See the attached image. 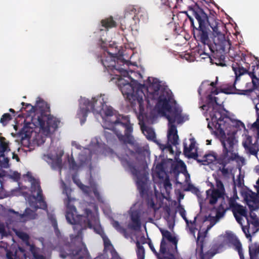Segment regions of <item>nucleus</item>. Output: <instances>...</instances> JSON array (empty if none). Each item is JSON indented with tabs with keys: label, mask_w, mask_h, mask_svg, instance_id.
Returning <instances> with one entry per match:
<instances>
[{
	"label": "nucleus",
	"mask_w": 259,
	"mask_h": 259,
	"mask_svg": "<svg viewBox=\"0 0 259 259\" xmlns=\"http://www.w3.org/2000/svg\"><path fill=\"white\" fill-rule=\"evenodd\" d=\"M36 215V213L34 211L29 208H27L21 217H25L28 220H32L35 219Z\"/></svg>",
	"instance_id": "35"
},
{
	"label": "nucleus",
	"mask_w": 259,
	"mask_h": 259,
	"mask_svg": "<svg viewBox=\"0 0 259 259\" xmlns=\"http://www.w3.org/2000/svg\"><path fill=\"white\" fill-rule=\"evenodd\" d=\"M186 155L190 158H193L194 159L197 160V162L198 160H202V159L198 158V154L197 152L191 153L190 152L189 154H187V155Z\"/></svg>",
	"instance_id": "57"
},
{
	"label": "nucleus",
	"mask_w": 259,
	"mask_h": 259,
	"mask_svg": "<svg viewBox=\"0 0 259 259\" xmlns=\"http://www.w3.org/2000/svg\"><path fill=\"white\" fill-rule=\"evenodd\" d=\"M228 242L233 249L238 252L240 259H245L242 245L238 238L236 236L232 235L229 237Z\"/></svg>",
	"instance_id": "17"
},
{
	"label": "nucleus",
	"mask_w": 259,
	"mask_h": 259,
	"mask_svg": "<svg viewBox=\"0 0 259 259\" xmlns=\"http://www.w3.org/2000/svg\"><path fill=\"white\" fill-rule=\"evenodd\" d=\"M166 245L165 240L162 239L160 242V252L162 254L165 253L166 251Z\"/></svg>",
	"instance_id": "50"
},
{
	"label": "nucleus",
	"mask_w": 259,
	"mask_h": 259,
	"mask_svg": "<svg viewBox=\"0 0 259 259\" xmlns=\"http://www.w3.org/2000/svg\"><path fill=\"white\" fill-rule=\"evenodd\" d=\"M103 238L104 240V245L105 248H106L110 246H112L110 241L108 238H107L106 237Z\"/></svg>",
	"instance_id": "60"
},
{
	"label": "nucleus",
	"mask_w": 259,
	"mask_h": 259,
	"mask_svg": "<svg viewBox=\"0 0 259 259\" xmlns=\"http://www.w3.org/2000/svg\"><path fill=\"white\" fill-rule=\"evenodd\" d=\"M178 209H179V212L181 216L182 217V218L185 220L186 223L187 224L188 223V220L186 216V210H185L184 208L181 206V205H179L178 206Z\"/></svg>",
	"instance_id": "45"
},
{
	"label": "nucleus",
	"mask_w": 259,
	"mask_h": 259,
	"mask_svg": "<svg viewBox=\"0 0 259 259\" xmlns=\"http://www.w3.org/2000/svg\"><path fill=\"white\" fill-rule=\"evenodd\" d=\"M229 209V207H225L222 203L217 209L216 218L220 219L222 218L225 214L226 211Z\"/></svg>",
	"instance_id": "33"
},
{
	"label": "nucleus",
	"mask_w": 259,
	"mask_h": 259,
	"mask_svg": "<svg viewBox=\"0 0 259 259\" xmlns=\"http://www.w3.org/2000/svg\"><path fill=\"white\" fill-rule=\"evenodd\" d=\"M31 188L32 189V191H35V190L37 191L36 199L37 202L40 204V208L44 210H47L48 208L47 204L45 201L42 194V191L39 184L37 182H33L32 183Z\"/></svg>",
	"instance_id": "18"
},
{
	"label": "nucleus",
	"mask_w": 259,
	"mask_h": 259,
	"mask_svg": "<svg viewBox=\"0 0 259 259\" xmlns=\"http://www.w3.org/2000/svg\"><path fill=\"white\" fill-rule=\"evenodd\" d=\"M101 27L99 28V31H102L103 30L107 31L109 28L114 27L116 26V22L113 20L112 17L103 19L101 21Z\"/></svg>",
	"instance_id": "24"
},
{
	"label": "nucleus",
	"mask_w": 259,
	"mask_h": 259,
	"mask_svg": "<svg viewBox=\"0 0 259 259\" xmlns=\"http://www.w3.org/2000/svg\"><path fill=\"white\" fill-rule=\"evenodd\" d=\"M161 87L160 82L157 78L150 77L147 78L144 84H141V89L143 92H146V94L145 93L143 98H145L148 105H150V101L152 100H157L158 103L159 97L164 91L171 93L169 90L165 89L160 90Z\"/></svg>",
	"instance_id": "11"
},
{
	"label": "nucleus",
	"mask_w": 259,
	"mask_h": 259,
	"mask_svg": "<svg viewBox=\"0 0 259 259\" xmlns=\"http://www.w3.org/2000/svg\"><path fill=\"white\" fill-rule=\"evenodd\" d=\"M40 249L38 247H34L33 246H31V252L34 259H46V256L42 254H39Z\"/></svg>",
	"instance_id": "38"
},
{
	"label": "nucleus",
	"mask_w": 259,
	"mask_h": 259,
	"mask_svg": "<svg viewBox=\"0 0 259 259\" xmlns=\"http://www.w3.org/2000/svg\"><path fill=\"white\" fill-rule=\"evenodd\" d=\"M242 230L244 232V233L245 235V236L247 238L249 239V241L250 242H252V238H251V235L250 234V229L248 227H242Z\"/></svg>",
	"instance_id": "46"
},
{
	"label": "nucleus",
	"mask_w": 259,
	"mask_h": 259,
	"mask_svg": "<svg viewBox=\"0 0 259 259\" xmlns=\"http://www.w3.org/2000/svg\"><path fill=\"white\" fill-rule=\"evenodd\" d=\"M172 99V93L164 91L159 97L158 102L157 104L159 109L163 112H168V114L165 116L168 121L169 125H175L176 121L178 124L184 122L187 118H185L181 114L182 110L177 107L172 108L170 102Z\"/></svg>",
	"instance_id": "8"
},
{
	"label": "nucleus",
	"mask_w": 259,
	"mask_h": 259,
	"mask_svg": "<svg viewBox=\"0 0 259 259\" xmlns=\"http://www.w3.org/2000/svg\"><path fill=\"white\" fill-rule=\"evenodd\" d=\"M27 103H25L24 102H22L21 103V104L23 106V107H22V108L20 109V111H22L23 110H25L26 112H27V114L26 115V116L27 117H31V119H32V117L33 116V114H32L31 115H29V111H28L29 110H30V107H28V108H26V105H27Z\"/></svg>",
	"instance_id": "49"
},
{
	"label": "nucleus",
	"mask_w": 259,
	"mask_h": 259,
	"mask_svg": "<svg viewBox=\"0 0 259 259\" xmlns=\"http://www.w3.org/2000/svg\"><path fill=\"white\" fill-rule=\"evenodd\" d=\"M93 193H94V194L95 196L96 197V198L99 201H100V200L101 199V197L100 193L99 192L97 188H94L93 189Z\"/></svg>",
	"instance_id": "61"
},
{
	"label": "nucleus",
	"mask_w": 259,
	"mask_h": 259,
	"mask_svg": "<svg viewBox=\"0 0 259 259\" xmlns=\"http://www.w3.org/2000/svg\"><path fill=\"white\" fill-rule=\"evenodd\" d=\"M81 229L79 226H73L75 234L70 235L71 243L65 244L61 249V257L69 256L70 259H84L88 257L89 253L82 241Z\"/></svg>",
	"instance_id": "6"
},
{
	"label": "nucleus",
	"mask_w": 259,
	"mask_h": 259,
	"mask_svg": "<svg viewBox=\"0 0 259 259\" xmlns=\"http://www.w3.org/2000/svg\"><path fill=\"white\" fill-rule=\"evenodd\" d=\"M101 62L108 71L116 70L121 72V68L117 67L116 62L110 56L101 57Z\"/></svg>",
	"instance_id": "19"
},
{
	"label": "nucleus",
	"mask_w": 259,
	"mask_h": 259,
	"mask_svg": "<svg viewBox=\"0 0 259 259\" xmlns=\"http://www.w3.org/2000/svg\"><path fill=\"white\" fill-rule=\"evenodd\" d=\"M156 169L157 170V174L159 177H160V172H164V169L163 168V165L162 163H158L157 164Z\"/></svg>",
	"instance_id": "56"
},
{
	"label": "nucleus",
	"mask_w": 259,
	"mask_h": 259,
	"mask_svg": "<svg viewBox=\"0 0 259 259\" xmlns=\"http://www.w3.org/2000/svg\"><path fill=\"white\" fill-rule=\"evenodd\" d=\"M219 157L217 153L213 151H210L205 154L202 158V160H198V162L201 163L203 165H208L214 161L218 163Z\"/></svg>",
	"instance_id": "22"
},
{
	"label": "nucleus",
	"mask_w": 259,
	"mask_h": 259,
	"mask_svg": "<svg viewBox=\"0 0 259 259\" xmlns=\"http://www.w3.org/2000/svg\"><path fill=\"white\" fill-rule=\"evenodd\" d=\"M147 243H148L150 249L151 250V251L157 256V257H158L159 254L158 253V252L156 251V249H155V248L151 242V240L150 238H148V241L147 242Z\"/></svg>",
	"instance_id": "52"
},
{
	"label": "nucleus",
	"mask_w": 259,
	"mask_h": 259,
	"mask_svg": "<svg viewBox=\"0 0 259 259\" xmlns=\"http://www.w3.org/2000/svg\"><path fill=\"white\" fill-rule=\"evenodd\" d=\"M207 197L209 199V203L211 205L215 204L219 198L225 199V195L215 189H209L206 191Z\"/></svg>",
	"instance_id": "21"
},
{
	"label": "nucleus",
	"mask_w": 259,
	"mask_h": 259,
	"mask_svg": "<svg viewBox=\"0 0 259 259\" xmlns=\"http://www.w3.org/2000/svg\"><path fill=\"white\" fill-rule=\"evenodd\" d=\"M119 87L122 95L130 102L132 107L134 110L138 109L139 112L142 113L144 111L143 97L145 93L141 89V84L133 80L131 83H123L122 85L120 83Z\"/></svg>",
	"instance_id": "7"
},
{
	"label": "nucleus",
	"mask_w": 259,
	"mask_h": 259,
	"mask_svg": "<svg viewBox=\"0 0 259 259\" xmlns=\"http://www.w3.org/2000/svg\"><path fill=\"white\" fill-rule=\"evenodd\" d=\"M204 236L201 235L200 231L197 234V243L199 246V254L200 259H210L218 253V249H211L206 252H203V239Z\"/></svg>",
	"instance_id": "12"
},
{
	"label": "nucleus",
	"mask_w": 259,
	"mask_h": 259,
	"mask_svg": "<svg viewBox=\"0 0 259 259\" xmlns=\"http://www.w3.org/2000/svg\"><path fill=\"white\" fill-rule=\"evenodd\" d=\"M242 145L245 149L246 153L250 155L257 156L259 151V147L256 140L254 143H252V138L251 136H248L245 140L243 141Z\"/></svg>",
	"instance_id": "14"
},
{
	"label": "nucleus",
	"mask_w": 259,
	"mask_h": 259,
	"mask_svg": "<svg viewBox=\"0 0 259 259\" xmlns=\"http://www.w3.org/2000/svg\"><path fill=\"white\" fill-rule=\"evenodd\" d=\"M218 77H217L215 81H212V82H210L209 84H208V85H209L211 87V90L212 89H218L216 87V85L218 83Z\"/></svg>",
	"instance_id": "63"
},
{
	"label": "nucleus",
	"mask_w": 259,
	"mask_h": 259,
	"mask_svg": "<svg viewBox=\"0 0 259 259\" xmlns=\"http://www.w3.org/2000/svg\"><path fill=\"white\" fill-rule=\"evenodd\" d=\"M161 233L162 235V239H167L170 242H171L175 245V250L177 249V245L178 240L176 237L172 236L169 231L168 230H161Z\"/></svg>",
	"instance_id": "29"
},
{
	"label": "nucleus",
	"mask_w": 259,
	"mask_h": 259,
	"mask_svg": "<svg viewBox=\"0 0 259 259\" xmlns=\"http://www.w3.org/2000/svg\"><path fill=\"white\" fill-rule=\"evenodd\" d=\"M234 214H236V213L239 214L241 216L246 217L247 211L245 208L240 204H238L236 207L232 210Z\"/></svg>",
	"instance_id": "37"
},
{
	"label": "nucleus",
	"mask_w": 259,
	"mask_h": 259,
	"mask_svg": "<svg viewBox=\"0 0 259 259\" xmlns=\"http://www.w3.org/2000/svg\"><path fill=\"white\" fill-rule=\"evenodd\" d=\"M228 198V206H226L227 207H229V209L230 208H231L232 210L235 208L236 206L238 205V204L236 202V199L237 198H238V197L237 196V193L234 194L233 196L231 197L230 198Z\"/></svg>",
	"instance_id": "34"
},
{
	"label": "nucleus",
	"mask_w": 259,
	"mask_h": 259,
	"mask_svg": "<svg viewBox=\"0 0 259 259\" xmlns=\"http://www.w3.org/2000/svg\"><path fill=\"white\" fill-rule=\"evenodd\" d=\"M71 197L67 196L65 215L67 222L70 224L74 225V226H80L81 228L82 234L83 230L89 228L93 229L96 233L103 236L104 233L101 226L99 225L98 217L89 208L84 209V215H77L76 209L73 204H71Z\"/></svg>",
	"instance_id": "5"
},
{
	"label": "nucleus",
	"mask_w": 259,
	"mask_h": 259,
	"mask_svg": "<svg viewBox=\"0 0 259 259\" xmlns=\"http://www.w3.org/2000/svg\"><path fill=\"white\" fill-rule=\"evenodd\" d=\"M215 183L217 189L216 190H218L220 192H221L223 194L225 195V189L222 182L219 179H215Z\"/></svg>",
	"instance_id": "41"
},
{
	"label": "nucleus",
	"mask_w": 259,
	"mask_h": 259,
	"mask_svg": "<svg viewBox=\"0 0 259 259\" xmlns=\"http://www.w3.org/2000/svg\"><path fill=\"white\" fill-rule=\"evenodd\" d=\"M12 119V118L11 115L9 113H5L2 115L0 119V122L4 125H5L9 121L11 120Z\"/></svg>",
	"instance_id": "43"
},
{
	"label": "nucleus",
	"mask_w": 259,
	"mask_h": 259,
	"mask_svg": "<svg viewBox=\"0 0 259 259\" xmlns=\"http://www.w3.org/2000/svg\"><path fill=\"white\" fill-rule=\"evenodd\" d=\"M177 127L175 125L169 126V130L167 134L168 141L171 144L176 146L178 144L179 137L178 135Z\"/></svg>",
	"instance_id": "23"
},
{
	"label": "nucleus",
	"mask_w": 259,
	"mask_h": 259,
	"mask_svg": "<svg viewBox=\"0 0 259 259\" xmlns=\"http://www.w3.org/2000/svg\"><path fill=\"white\" fill-rule=\"evenodd\" d=\"M189 11L198 23V27H196L193 18L188 15L193 28L194 37L203 46V49L198 50L200 55H204L210 58L208 50L210 52L222 50L225 38L219 29V25H222L219 20L216 19L213 14L208 16L197 3L189 7Z\"/></svg>",
	"instance_id": "1"
},
{
	"label": "nucleus",
	"mask_w": 259,
	"mask_h": 259,
	"mask_svg": "<svg viewBox=\"0 0 259 259\" xmlns=\"http://www.w3.org/2000/svg\"><path fill=\"white\" fill-rule=\"evenodd\" d=\"M68 163L70 169L72 170H76L78 169V166L76 164L73 157H71L68 159Z\"/></svg>",
	"instance_id": "44"
},
{
	"label": "nucleus",
	"mask_w": 259,
	"mask_h": 259,
	"mask_svg": "<svg viewBox=\"0 0 259 259\" xmlns=\"http://www.w3.org/2000/svg\"><path fill=\"white\" fill-rule=\"evenodd\" d=\"M0 166L4 168L10 167L9 158L5 156V154H0Z\"/></svg>",
	"instance_id": "36"
},
{
	"label": "nucleus",
	"mask_w": 259,
	"mask_h": 259,
	"mask_svg": "<svg viewBox=\"0 0 259 259\" xmlns=\"http://www.w3.org/2000/svg\"><path fill=\"white\" fill-rule=\"evenodd\" d=\"M106 102L104 101L102 96L92 98L91 101L88 99H81L80 101V109L78 115L83 118L84 120H81V124L85 122L89 112H92L94 114H101L104 104Z\"/></svg>",
	"instance_id": "10"
},
{
	"label": "nucleus",
	"mask_w": 259,
	"mask_h": 259,
	"mask_svg": "<svg viewBox=\"0 0 259 259\" xmlns=\"http://www.w3.org/2000/svg\"><path fill=\"white\" fill-rule=\"evenodd\" d=\"M252 91L251 90H238V92L236 93L240 95H247L248 93H250Z\"/></svg>",
	"instance_id": "64"
},
{
	"label": "nucleus",
	"mask_w": 259,
	"mask_h": 259,
	"mask_svg": "<svg viewBox=\"0 0 259 259\" xmlns=\"http://www.w3.org/2000/svg\"><path fill=\"white\" fill-rule=\"evenodd\" d=\"M138 188L140 192V193H143L145 190V184L142 181H138L137 182Z\"/></svg>",
	"instance_id": "58"
},
{
	"label": "nucleus",
	"mask_w": 259,
	"mask_h": 259,
	"mask_svg": "<svg viewBox=\"0 0 259 259\" xmlns=\"http://www.w3.org/2000/svg\"><path fill=\"white\" fill-rule=\"evenodd\" d=\"M104 135L108 143L112 144L116 141V138L113 134L107 131H105Z\"/></svg>",
	"instance_id": "39"
},
{
	"label": "nucleus",
	"mask_w": 259,
	"mask_h": 259,
	"mask_svg": "<svg viewBox=\"0 0 259 259\" xmlns=\"http://www.w3.org/2000/svg\"><path fill=\"white\" fill-rule=\"evenodd\" d=\"M158 259H176L175 257V255L173 253H170L168 254V255L164 256L163 257H159L158 256Z\"/></svg>",
	"instance_id": "62"
},
{
	"label": "nucleus",
	"mask_w": 259,
	"mask_h": 259,
	"mask_svg": "<svg viewBox=\"0 0 259 259\" xmlns=\"http://www.w3.org/2000/svg\"><path fill=\"white\" fill-rule=\"evenodd\" d=\"M11 178L16 182H18L21 178V175L17 171L14 172L11 176Z\"/></svg>",
	"instance_id": "55"
},
{
	"label": "nucleus",
	"mask_w": 259,
	"mask_h": 259,
	"mask_svg": "<svg viewBox=\"0 0 259 259\" xmlns=\"http://www.w3.org/2000/svg\"><path fill=\"white\" fill-rule=\"evenodd\" d=\"M245 199L251 209L255 210L259 208V197L255 192L249 191L245 194Z\"/></svg>",
	"instance_id": "16"
},
{
	"label": "nucleus",
	"mask_w": 259,
	"mask_h": 259,
	"mask_svg": "<svg viewBox=\"0 0 259 259\" xmlns=\"http://www.w3.org/2000/svg\"><path fill=\"white\" fill-rule=\"evenodd\" d=\"M120 161L122 166L126 168H128L133 175H137L138 170L136 168V162L131 160L127 155L125 157H121Z\"/></svg>",
	"instance_id": "20"
},
{
	"label": "nucleus",
	"mask_w": 259,
	"mask_h": 259,
	"mask_svg": "<svg viewBox=\"0 0 259 259\" xmlns=\"http://www.w3.org/2000/svg\"><path fill=\"white\" fill-rule=\"evenodd\" d=\"M225 39L223 41V49L222 50L215 51L214 52H210L213 54L212 56L213 59H211L212 61H214V63L218 66H226L225 56L223 54L226 51L225 44L226 43Z\"/></svg>",
	"instance_id": "15"
},
{
	"label": "nucleus",
	"mask_w": 259,
	"mask_h": 259,
	"mask_svg": "<svg viewBox=\"0 0 259 259\" xmlns=\"http://www.w3.org/2000/svg\"><path fill=\"white\" fill-rule=\"evenodd\" d=\"M221 143L223 147V152L219 157L218 164L221 165L219 170L223 176L226 177L229 174V169L226 166L239 157L238 154L234 151V146L237 141L234 136H230L222 140Z\"/></svg>",
	"instance_id": "9"
},
{
	"label": "nucleus",
	"mask_w": 259,
	"mask_h": 259,
	"mask_svg": "<svg viewBox=\"0 0 259 259\" xmlns=\"http://www.w3.org/2000/svg\"><path fill=\"white\" fill-rule=\"evenodd\" d=\"M10 151L9 142L3 137H0V154H5Z\"/></svg>",
	"instance_id": "30"
},
{
	"label": "nucleus",
	"mask_w": 259,
	"mask_h": 259,
	"mask_svg": "<svg viewBox=\"0 0 259 259\" xmlns=\"http://www.w3.org/2000/svg\"><path fill=\"white\" fill-rule=\"evenodd\" d=\"M190 144L189 147H188L186 143H184V153L185 155H187L191 151H192L195 147L196 142L194 138L190 139Z\"/></svg>",
	"instance_id": "32"
},
{
	"label": "nucleus",
	"mask_w": 259,
	"mask_h": 259,
	"mask_svg": "<svg viewBox=\"0 0 259 259\" xmlns=\"http://www.w3.org/2000/svg\"><path fill=\"white\" fill-rule=\"evenodd\" d=\"M164 186L165 189H171L172 188L171 187V184L170 183V182L168 178H167L165 180L164 182Z\"/></svg>",
	"instance_id": "59"
},
{
	"label": "nucleus",
	"mask_w": 259,
	"mask_h": 259,
	"mask_svg": "<svg viewBox=\"0 0 259 259\" xmlns=\"http://www.w3.org/2000/svg\"><path fill=\"white\" fill-rule=\"evenodd\" d=\"M112 254V256L111 258H109L106 254H101V255L97 256L94 259H121L119 256V255L117 254L116 252H114Z\"/></svg>",
	"instance_id": "42"
},
{
	"label": "nucleus",
	"mask_w": 259,
	"mask_h": 259,
	"mask_svg": "<svg viewBox=\"0 0 259 259\" xmlns=\"http://www.w3.org/2000/svg\"><path fill=\"white\" fill-rule=\"evenodd\" d=\"M105 117L103 121V127L112 131L119 141L123 144H134V138L132 134L133 124L131 123L128 116H123L114 114L111 107H106L102 110Z\"/></svg>",
	"instance_id": "4"
},
{
	"label": "nucleus",
	"mask_w": 259,
	"mask_h": 259,
	"mask_svg": "<svg viewBox=\"0 0 259 259\" xmlns=\"http://www.w3.org/2000/svg\"><path fill=\"white\" fill-rule=\"evenodd\" d=\"M250 218L252 219V221H249L247 220V223L249 225L251 224V226H249L250 229V232L254 235L259 230V220L256 218V215H252L250 214Z\"/></svg>",
	"instance_id": "27"
},
{
	"label": "nucleus",
	"mask_w": 259,
	"mask_h": 259,
	"mask_svg": "<svg viewBox=\"0 0 259 259\" xmlns=\"http://www.w3.org/2000/svg\"><path fill=\"white\" fill-rule=\"evenodd\" d=\"M227 43L229 45V50L228 51L229 55L231 57L233 58L236 60H239V62H236L235 64H232V67L233 70L234 71L235 74V80L234 84L232 85H230L227 88H224L222 89H215L210 90V94H209L207 97V99L209 103L215 104L219 105L217 101L218 98L213 97V95H218L220 93H223L226 94H231L236 93L235 91L237 90L235 87L236 82L239 79L240 76L248 73L252 79V82L254 87H257L255 80H257L255 76L256 71L255 69H258L259 66L252 65V67H253L252 71L248 72V69L250 68V63L249 61H251V57L247 56L246 54L243 53H240V54H232L231 53L230 49V43L228 41Z\"/></svg>",
	"instance_id": "3"
},
{
	"label": "nucleus",
	"mask_w": 259,
	"mask_h": 259,
	"mask_svg": "<svg viewBox=\"0 0 259 259\" xmlns=\"http://www.w3.org/2000/svg\"><path fill=\"white\" fill-rule=\"evenodd\" d=\"M137 250L136 253L138 259H145V249L142 245H141L139 241L137 240L136 242Z\"/></svg>",
	"instance_id": "31"
},
{
	"label": "nucleus",
	"mask_w": 259,
	"mask_h": 259,
	"mask_svg": "<svg viewBox=\"0 0 259 259\" xmlns=\"http://www.w3.org/2000/svg\"><path fill=\"white\" fill-rule=\"evenodd\" d=\"M132 224L130 226V228L134 230H137L141 228V223L140 220V215L139 213L134 212L132 213L131 216Z\"/></svg>",
	"instance_id": "26"
},
{
	"label": "nucleus",
	"mask_w": 259,
	"mask_h": 259,
	"mask_svg": "<svg viewBox=\"0 0 259 259\" xmlns=\"http://www.w3.org/2000/svg\"><path fill=\"white\" fill-rule=\"evenodd\" d=\"M137 10L133 6H130L126 9L125 14L127 13H133L135 14V17L137 16L138 18H139V13H136Z\"/></svg>",
	"instance_id": "51"
},
{
	"label": "nucleus",
	"mask_w": 259,
	"mask_h": 259,
	"mask_svg": "<svg viewBox=\"0 0 259 259\" xmlns=\"http://www.w3.org/2000/svg\"><path fill=\"white\" fill-rule=\"evenodd\" d=\"M210 116L214 128L220 131H223L224 127L222 126L225 122L224 119L227 118L226 115L220 111H215L210 114Z\"/></svg>",
	"instance_id": "13"
},
{
	"label": "nucleus",
	"mask_w": 259,
	"mask_h": 259,
	"mask_svg": "<svg viewBox=\"0 0 259 259\" xmlns=\"http://www.w3.org/2000/svg\"><path fill=\"white\" fill-rule=\"evenodd\" d=\"M249 259H259V244L251 243L248 246Z\"/></svg>",
	"instance_id": "25"
},
{
	"label": "nucleus",
	"mask_w": 259,
	"mask_h": 259,
	"mask_svg": "<svg viewBox=\"0 0 259 259\" xmlns=\"http://www.w3.org/2000/svg\"><path fill=\"white\" fill-rule=\"evenodd\" d=\"M6 256L8 259H17L16 252L14 254L11 250H8L7 251Z\"/></svg>",
	"instance_id": "53"
},
{
	"label": "nucleus",
	"mask_w": 259,
	"mask_h": 259,
	"mask_svg": "<svg viewBox=\"0 0 259 259\" xmlns=\"http://www.w3.org/2000/svg\"><path fill=\"white\" fill-rule=\"evenodd\" d=\"M16 234L17 236L24 241H27V240L29 239V235L25 232H18Z\"/></svg>",
	"instance_id": "47"
},
{
	"label": "nucleus",
	"mask_w": 259,
	"mask_h": 259,
	"mask_svg": "<svg viewBox=\"0 0 259 259\" xmlns=\"http://www.w3.org/2000/svg\"><path fill=\"white\" fill-rule=\"evenodd\" d=\"M28 107H30L29 115H34L32 117L31 123H25L22 128L26 137L30 136L34 127H39V131L46 136L57 131L61 121L50 114V106L46 102L39 98L35 106L27 104L26 108Z\"/></svg>",
	"instance_id": "2"
},
{
	"label": "nucleus",
	"mask_w": 259,
	"mask_h": 259,
	"mask_svg": "<svg viewBox=\"0 0 259 259\" xmlns=\"http://www.w3.org/2000/svg\"><path fill=\"white\" fill-rule=\"evenodd\" d=\"M141 130L148 140L155 141L156 139L155 133L152 127L142 125L141 126Z\"/></svg>",
	"instance_id": "28"
},
{
	"label": "nucleus",
	"mask_w": 259,
	"mask_h": 259,
	"mask_svg": "<svg viewBox=\"0 0 259 259\" xmlns=\"http://www.w3.org/2000/svg\"><path fill=\"white\" fill-rule=\"evenodd\" d=\"M112 226L119 232L121 233V234H125L126 233V229L124 228L123 227L120 226L119 223L115 220H113L112 222Z\"/></svg>",
	"instance_id": "40"
},
{
	"label": "nucleus",
	"mask_w": 259,
	"mask_h": 259,
	"mask_svg": "<svg viewBox=\"0 0 259 259\" xmlns=\"http://www.w3.org/2000/svg\"><path fill=\"white\" fill-rule=\"evenodd\" d=\"M73 181L83 191H85L89 187L84 185H83L79 180H75L73 179Z\"/></svg>",
	"instance_id": "54"
},
{
	"label": "nucleus",
	"mask_w": 259,
	"mask_h": 259,
	"mask_svg": "<svg viewBox=\"0 0 259 259\" xmlns=\"http://www.w3.org/2000/svg\"><path fill=\"white\" fill-rule=\"evenodd\" d=\"M62 155H57L55 160L53 161L54 164L58 168H61L62 167Z\"/></svg>",
	"instance_id": "48"
}]
</instances>
